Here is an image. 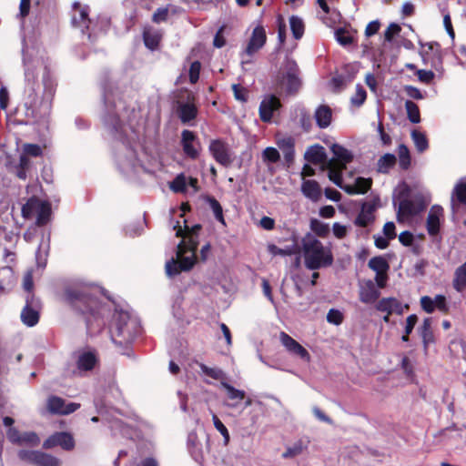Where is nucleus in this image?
<instances>
[{
	"mask_svg": "<svg viewBox=\"0 0 466 466\" xmlns=\"http://www.w3.org/2000/svg\"><path fill=\"white\" fill-rule=\"evenodd\" d=\"M43 84H44V94L43 99L41 102V106L39 109L34 108L32 106H28L25 104V123L28 122H38L46 116H48L51 112L52 107V100L54 98L56 93V84L54 80L51 78L48 73H46L43 76Z\"/></svg>",
	"mask_w": 466,
	"mask_h": 466,
	"instance_id": "obj_4",
	"label": "nucleus"
},
{
	"mask_svg": "<svg viewBox=\"0 0 466 466\" xmlns=\"http://www.w3.org/2000/svg\"><path fill=\"white\" fill-rule=\"evenodd\" d=\"M268 251L274 256H291L299 254L300 248L297 243H294L290 246H287L285 248H281L274 244H271L268 246Z\"/></svg>",
	"mask_w": 466,
	"mask_h": 466,
	"instance_id": "obj_37",
	"label": "nucleus"
},
{
	"mask_svg": "<svg viewBox=\"0 0 466 466\" xmlns=\"http://www.w3.org/2000/svg\"><path fill=\"white\" fill-rule=\"evenodd\" d=\"M421 309L428 314L432 313L435 309H438L443 314H448L450 307L447 302V299L444 295H436L434 299L430 296H422L420 299Z\"/></svg>",
	"mask_w": 466,
	"mask_h": 466,
	"instance_id": "obj_13",
	"label": "nucleus"
},
{
	"mask_svg": "<svg viewBox=\"0 0 466 466\" xmlns=\"http://www.w3.org/2000/svg\"><path fill=\"white\" fill-rule=\"evenodd\" d=\"M221 386L226 390L228 399L233 401L228 405L229 407L237 408L238 403L246 399L244 390H238L226 381H221Z\"/></svg>",
	"mask_w": 466,
	"mask_h": 466,
	"instance_id": "obj_27",
	"label": "nucleus"
},
{
	"mask_svg": "<svg viewBox=\"0 0 466 466\" xmlns=\"http://www.w3.org/2000/svg\"><path fill=\"white\" fill-rule=\"evenodd\" d=\"M162 40V33L160 30L147 25L143 29V41L147 48L155 51L159 47Z\"/></svg>",
	"mask_w": 466,
	"mask_h": 466,
	"instance_id": "obj_19",
	"label": "nucleus"
},
{
	"mask_svg": "<svg viewBox=\"0 0 466 466\" xmlns=\"http://www.w3.org/2000/svg\"><path fill=\"white\" fill-rule=\"evenodd\" d=\"M56 446H60L65 451H72L75 448V440L72 434L66 431L55 432L43 442V448L46 450Z\"/></svg>",
	"mask_w": 466,
	"mask_h": 466,
	"instance_id": "obj_11",
	"label": "nucleus"
},
{
	"mask_svg": "<svg viewBox=\"0 0 466 466\" xmlns=\"http://www.w3.org/2000/svg\"><path fill=\"white\" fill-rule=\"evenodd\" d=\"M368 266L376 273H383V271H388L390 268L388 261L381 256L371 258L368 263Z\"/></svg>",
	"mask_w": 466,
	"mask_h": 466,
	"instance_id": "obj_41",
	"label": "nucleus"
},
{
	"mask_svg": "<svg viewBox=\"0 0 466 466\" xmlns=\"http://www.w3.org/2000/svg\"><path fill=\"white\" fill-rule=\"evenodd\" d=\"M73 7L75 10L79 11L78 17L73 16L72 22L74 25L82 27V28H88L90 24V19L88 17V10L86 7H82L79 3H75L73 5Z\"/></svg>",
	"mask_w": 466,
	"mask_h": 466,
	"instance_id": "obj_31",
	"label": "nucleus"
},
{
	"mask_svg": "<svg viewBox=\"0 0 466 466\" xmlns=\"http://www.w3.org/2000/svg\"><path fill=\"white\" fill-rule=\"evenodd\" d=\"M380 199L375 198L372 201H364L361 204L360 213L355 218L353 223L360 228H366L375 221V211Z\"/></svg>",
	"mask_w": 466,
	"mask_h": 466,
	"instance_id": "obj_10",
	"label": "nucleus"
},
{
	"mask_svg": "<svg viewBox=\"0 0 466 466\" xmlns=\"http://www.w3.org/2000/svg\"><path fill=\"white\" fill-rule=\"evenodd\" d=\"M23 155L37 157L43 155V150L37 144H25Z\"/></svg>",
	"mask_w": 466,
	"mask_h": 466,
	"instance_id": "obj_57",
	"label": "nucleus"
},
{
	"mask_svg": "<svg viewBox=\"0 0 466 466\" xmlns=\"http://www.w3.org/2000/svg\"><path fill=\"white\" fill-rule=\"evenodd\" d=\"M310 228L317 236L320 238H326L329 233V225L319 221L317 218H312L310 220Z\"/></svg>",
	"mask_w": 466,
	"mask_h": 466,
	"instance_id": "obj_48",
	"label": "nucleus"
},
{
	"mask_svg": "<svg viewBox=\"0 0 466 466\" xmlns=\"http://www.w3.org/2000/svg\"><path fill=\"white\" fill-rule=\"evenodd\" d=\"M405 108L407 111L408 119L413 123L418 124L420 122V112L418 105L411 100L405 102Z\"/></svg>",
	"mask_w": 466,
	"mask_h": 466,
	"instance_id": "obj_44",
	"label": "nucleus"
},
{
	"mask_svg": "<svg viewBox=\"0 0 466 466\" xmlns=\"http://www.w3.org/2000/svg\"><path fill=\"white\" fill-rule=\"evenodd\" d=\"M21 461L33 466H60L61 461L42 451L21 450L18 451Z\"/></svg>",
	"mask_w": 466,
	"mask_h": 466,
	"instance_id": "obj_7",
	"label": "nucleus"
},
{
	"mask_svg": "<svg viewBox=\"0 0 466 466\" xmlns=\"http://www.w3.org/2000/svg\"><path fill=\"white\" fill-rule=\"evenodd\" d=\"M305 267L309 270L328 268L333 264L331 249L325 248L316 238L303 239L302 243Z\"/></svg>",
	"mask_w": 466,
	"mask_h": 466,
	"instance_id": "obj_3",
	"label": "nucleus"
},
{
	"mask_svg": "<svg viewBox=\"0 0 466 466\" xmlns=\"http://www.w3.org/2000/svg\"><path fill=\"white\" fill-rule=\"evenodd\" d=\"M31 161L25 155H21L19 157V163L15 166V176L22 180H25L27 177V170L30 168Z\"/></svg>",
	"mask_w": 466,
	"mask_h": 466,
	"instance_id": "obj_42",
	"label": "nucleus"
},
{
	"mask_svg": "<svg viewBox=\"0 0 466 466\" xmlns=\"http://www.w3.org/2000/svg\"><path fill=\"white\" fill-rule=\"evenodd\" d=\"M344 320L343 313L336 309H330L327 314V321L330 324L340 325Z\"/></svg>",
	"mask_w": 466,
	"mask_h": 466,
	"instance_id": "obj_51",
	"label": "nucleus"
},
{
	"mask_svg": "<svg viewBox=\"0 0 466 466\" xmlns=\"http://www.w3.org/2000/svg\"><path fill=\"white\" fill-rule=\"evenodd\" d=\"M376 309L378 311L386 312L388 315H391L392 313L400 315L403 313L401 302L392 297L383 298L379 300L376 304Z\"/></svg>",
	"mask_w": 466,
	"mask_h": 466,
	"instance_id": "obj_21",
	"label": "nucleus"
},
{
	"mask_svg": "<svg viewBox=\"0 0 466 466\" xmlns=\"http://www.w3.org/2000/svg\"><path fill=\"white\" fill-rule=\"evenodd\" d=\"M419 80L424 84H430L434 79L435 74L431 70L420 69L416 73Z\"/></svg>",
	"mask_w": 466,
	"mask_h": 466,
	"instance_id": "obj_62",
	"label": "nucleus"
},
{
	"mask_svg": "<svg viewBox=\"0 0 466 466\" xmlns=\"http://www.w3.org/2000/svg\"><path fill=\"white\" fill-rule=\"evenodd\" d=\"M304 158L313 165L324 164L327 161L324 147L319 144L309 147L304 154Z\"/></svg>",
	"mask_w": 466,
	"mask_h": 466,
	"instance_id": "obj_23",
	"label": "nucleus"
},
{
	"mask_svg": "<svg viewBox=\"0 0 466 466\" xmlns=\"http://www.w3.org/2000/svg\"><path fill=\"white\" fill-rule=\"evenodd\" d=\"M212 420H213L214 426L217 429V431H219L220 434L224 437L225 443L226 444L228 443L229 432H228L227 427L223 424V422L219 420V418L216 414H213Z\"/></svg>",
	"mask_w": 466,
	"mask_h": 466,
	"instance_id": "obj_53",
	"label": "nucleus"
},
{
	"mask_svg": "<svg viewBox=\"0 0 466 466\" xmlns=\"http://www.w3.org/2000/svg\"><path fill=\"white\" fill-rule=\"evenodd\" d=\"M451 203L453 210L458 208L460 205L466 206V181L461 179L454 186L451 196Z\"/></svg>",
	"mask_w": 466,
	"mask_h": 466,
	"instance_id": "obj_24",
	"label": "nucleus"
},
{
	"mask_svg": "<svg viewBox=\"0 0 466 466\" xmlns=\"http://www.w3.org/2000/svg\"><path fill=\"white\" fill-rule=\"evenodd\" d=\"M332 111L329 106L321 105L315 112V119L319 128H326L331 123Z\"/></svg>",
	"mask_w": 466,
	"mask_h": 466,
	"instance_id": "obj_28",
	"label": "nucleus"
},
{
	"mask_svg": "<svg viewBox=\"0 0 466 466\" xmlns=\"http://www.w3.org/2000/svg\"><path fill=\"white\" fill-rule=\"evenodd\" d=\"M168 17V8L161 7L157 8L152 15V21L154 23L159 24L161 22H166Z\"/></svg>",
	"mask_w": 466,
	"mask_h": 466,
	"instance_id": "obj_61",
	"label": "nucleus"
},
{
	"mask_svg": "<svg viewBox=\"0 0 466 466\" xmlns=\"http://www.w3.org/2000/svg\"><path fill=\"white\" fill-rule=\"evenodd\" d=\"M177 227L178 228L176 236L182 237V240L177 248V258H172L167 261L165 266L166 274L170 278L183 271H189L198 260L196 252L198 247V233L201 229V225L196 224L191 228L185 225V228L182 229L179 222H177Z\"/></svg>",
	"mask_w": 466,
	"mask_h": 466,
	"instance_id": "obj_1",
	"label": "nucleus"
},
{
	"mask_svg": "<svg viewBox=\"0 0 466 466\" xmlns=\"http://www.w3.org/2000/svg\"><path fill=\"white\" fill-rule=\"evenodd\" d=\"M302 81L300 69L293 60L288 61L285 66V72L278 81V86L285 90L286 95H296L300 89Z\"/></svg>",
	"mask_w": 466,
	"mask_h": 466,
	"instance_id": "obj_6",
	"label": "nucleus"
},
{
	"mask_svg": "<svg viewBox=\"0 0 466 466\" xmlns=\"http://www.w3.org/2000/svg\"><path fill=\"white\" fill-rule=\"evenodd\" d=\"M335 38L344 47L350 46L355 42L354 33L345 27H339L335 30Z\"/></svg>",
	"mask_w": 466,
	"mask_h": 466,
	"instance_id": "obj_34",
	"label": "nucleus"
},
{
	"mask_svg": "<svg viewBox=\"0 0 466 466\" xmlns=\"http://www.w3.org/2000/svg\"><path fill=\"white\" fill-rule=\"evenodd\" d=\"M443 215V208L434 205L431 208L427 217L426 228L430 236H436L440 232V218Z\"/></svg>",
	"mask_w": 466,
	"mask_h": 466,
	"instance_id": "obj_18",
	"label": "nucleus"
},
{
	"mask_svg": "<svg viewBox=\"0 0 466 466\" xmlns=\"http://www.w3.org/2000/svg\"><path fill=\"white\" fill-rule=\"evenodd\" d=\"M366 99H367L366 90L360 84H358L356 86V92L350 98L351 105L356 107H360L365 103Z\"/></svg>",
	"mask_w": 466,
	"mask_h": 466,
	"instance_id": "obj_49",
	"label": "nucleus"
},
{
	"mask_svg": "<svg viewBox=\"0 0 466 466\" xmlns=\"http://www.w3.org/2000/svg\"><path fill=\"white\" fill-rule=\"evenodd\" d=\"M287 38V26L281 15L278 17V39L280 45H284Z\"/></svg>",
	"mask_w": 466,
	"mask_h": 466,
	"instance_id": "obj_60",
	"label": "nucleus"
},
{
	"mask_svg": "<svg viewBox=\"0 0 466 466\" xmlns=\"http://www.w3.org/2000/svg\"><path fill=\"white\" fill-rule=\"evenodd\" d=\"M194 100L195 97L192 96L191 99L188 97V100L186 103H178L177 113L179 119L184 124L189 123L198 116V109Z\"/></svg>",
	"mask_w": 466,
	"mask_h": 466,
	"instance_id": "obj_17",
	"label": "nucleus"
},
{
	"mask_svg": "<svg viewBox=\"0 0 466 466\" xmlns=\"http://www.w3.org/2000/svg\"><path fill=\"white\" fill-rule=\"evenodd\" d=\"M396 157L393 154L387 153L380 157L378 161V170L380 173H388L396 164Z\"/></svg>",
	"mask_w": 466,
	"mask_h": 466,
	"instance_id": "obj_39",
	"label": "nucleus"
},
{
	"mask_svg": "<svg viewBox=\"0 0 466 466\" xmlns=\"http://www.w3.org/2000/svg\"><path fill=\"white\" fill-rule=\"evenodd\" d=\"M401 31V27L400 25L396 23H391L389 25L387 29L384 32V39L387 42H391L395 35H399Z\"/></svg>",
	"mask_w": 466,
	"mask_h": 466,
	"instance_id": "obj_55",
	"label": "nucleus"
},
{
	"mask_svg": "<svg viewBox=\"0 0 466 466\" xmlns=\"http://www.w3.org/2000/svg\"><path fill=\"white\" fill-rule=\"evenodd\" d=\"M411 138L418 152L422 153L429 147L428 139L423 133L418 130H413L411 132Z\"/></svg>",
	"mask_w": 466,
	"mask_h": 466,
	"instance_id": "obj_45",
	"label": "nucleus"
},
{
	"mask_svg": "<svg viewBox=\"0 0 466 466\" xmlns=\"http://www.w3.org/2000/svg\"><path fill=\"white\" fill-rule=\"evenodd\" d=\"M186 187V178L183 174L177 176L170 184V188L176 193L184 192Z\"/></svg>",
	"mask_w": 466,
	"mask_h": 466,
	"instance_id": "obj_52",
	"label": "nucleus"
},
{
	"mask_svg": "<svg viewBox=\"0 0 466 466\" xmlns=\"http://www.w3.org/2000/svg\"><path fill=\"white\" fill-rule=\"evenodd\" d=\"M331 150L337 160L339 162V166L342 168H346V165L350 163L353 159L352 154L340 145L334 144L331 147Z\"/></svg>",
	"mask_w": 466,
	"mask_h": 466,
	"instance_id": "obj_30",
	"label": "nucleus"
},
{
	"mask_svg": "<svg viewBox=\"0 0 466 466\" xmlns=\"http://www.w3.org/2000/svg\"><path fill=\"white\" fill-rule=\"evenodd\" d=\"M232 90L234 93V97L240 102L248 101V90L246 87L242 86L239 84H234L232 86Z\"/></svg>",
	"mask_w": 466,
	"mask_h": 466,
	"instance_id": "obj_56",
	"label": "nucleus"
},
{
	"mask_svg": "<svg viewBox=\"0 0 466 466\" xmlns=\"http://www.w3.org/2000/svg\"><path fill=\"white\" fill-rule=\"evenodd\" d=\"M371 178L359 177L356 178L354 185H346L343 190L350 195L365 194L371 188Z\"/></svg>",
	"mask_w": 466,
	"mask_h": 466,
	"instance_id": "obj_25",
	"label": "nucleus"
},
{
	"mask_svg": "<svg viewBox=\"0 0 466 466\" xmlns=\"http://www.w3.org/2000/svg\"><path fill=\"white\" fill-rule=\"evenodd\" d=\"M280 339L283 346L287 349V350L289 353L298 356L299 358L307 362H309L310 355L309 351L292 337H290L289 334L285 332H281Z\"/></svg>",
	"mask_w": 466,
	"mask_h": 466,
	"instance_id": "obj_15",
	"label": "nucleus"
},
{
	"mask_svg": "<svg viewBox=\"0 0 466 466\" xmlns=\"http://www.w3.org/2000/svg\"><path fill=\"white\" fill-rule=\"evenodd\" d=\"M263 157L270 163H277L280 159V155L275 147H267L263 151Z\"/></svg>",
	"mask_w": 466,
	"mask_h": 466,
	"instance_id": "obj_59",
	"label": "nucleus"
},
{
	"mask_svg": "<svg viewBox=\"0 0 466 466\" xmlns=\"http://www.w3.org/2000/svg\"><path fill=\"white\" fill-rule=\"evenodd\" d=\"M380 22L379 20H373L370 22L365 28V35L370 37L376 35L380 28Z\"/></svg>",
	"mask_w": 466,
	"mask_h": 466,
	"instance_id": "obj_63",
	"label": "nucleus"
},
{
	"mask_svg": "<svg viewBox=\"0 0 466 466\" xmlns=\"http://www.w3.org/2000/svg\"><path fill=\"white\" fill-rule=\"evenodd\" d=\"M410 193V187L404 183L402 189L399 193V198L402 199L399 203L397 211L398 221H403L404 218L417 216L427 207V203L422 197H418L412 200L408 199Z\"/></svg>",
	"mask_w": 466,
	"mask_h": 466,
	"instance_id": "obj_5",
	"label": "nucleus"
},
{
	"mask_svg": "<svg viewBox=\"0 0 466 466\" xmlns=\"http://www.w3.org/2000/svg\"><path fill=\"white\" fill-rule=\"evenodd\" d=\"M51 213L52 210L50 203L47 201H43L36 212V226H46L50 220Z\"/></svg>",
	"mask_w": 466,
	"mask_h": 466,
	"instance_id": "obj_33",
	"label": "nucleus"
},
{
	"mask_svg": "<svg viewBox=\"0 0 466 466\" xmlns=\"http://www.w3.org/2000/svg\"><path fill=\"white\" fill-rule=\"evenodd\" d=\"M207 201L209 205V208L213 211L215 218L221 224L226 225L223 215V208L220 203L214 197H208Z\"/></svg>",
	"mask_w": 466,
	"mask_h": 466,
	"instance_id": "obj_47",
	"label": "nucleus"
},
{
	"mask_svg": "<svg viewBox=\"0 0 466 466\" xmlns=\"http://www.w3.org/2000/svg\"><path fill=\"white\" fill-rule=\"evenodd\" d=\"M26 443L33 447L38 446L40 443V438L34 431L25 432L22 435L21 444Z\"/></svg>",
	"mask_w": 466,
	"mask_h": 466,
	"instance_id": "obj_58",
	"label": "nucleus"
},
{
	"mask_svg": "<svg viewBox=\"0 0 466 466\" xmlns=\"http://www.w3.org/2000/svg\"><path fill=\"white\" fill-rule=\"evenodd\" d=\"M380 292L375 287L371 280H368L364 285L360 286L359 291V299L362 303L372 304L380 298Z\"/></svg>",
	"mask_w": 466,
	"mask_h": 466,
	"instance_id": "obj_20",
	"label": "nucleus"
},
{
	"mask_svg": "<svg viewBox=\"0 0 466 466\" xmlns=\"http://www.w3.org/2000/svg\"><path fill=\"white\" fill-rule=\"evenodd\" d=\"M289 27L294 39L299 40L302 38L305 33V23L302 18L298 15H291L289 17Z\"/></svg>",
	"mask_w": 466,
	"mask_h": 466,
	"instance_id": "obj_35",
	"label": "nucleus"
},
{
	"mask_svg": "<svg viewBox=\"0 0 466 466\" xmlns=\"http://www.w3.org/2000/svg\"><path fill=\"white\" fill-rule=\"evenodd\" d=\"M399 154V165L403 170H407L410 167V154L408 147L404 144H400L398 147Z\"/></svg>",
	"mask_w": 466,
	"mask_h": 466,
	"instance_id": "obj_43",
	"label": "nucleus"
},
{
	"mask_svg": "<svg viewBox=\"0 0 466 466\" xmlns=\"http://www.w3.org/2000/svg\"><path fill=\"white\" fill-rule=\"evenodd\" d=\"M420 337L422 339L424 350H427L430 344L435 342L434 334L431 329V319L426 318L420 329Z\"/></svg>",
	"mask_w": 466,
	"mask_h": 466,
	"instance_id": "obj_29",
	"label": "nucleus"
},
{
	"mask_svg": "<svg viewBox=\"0 0 466 466\" xmlns=\"http://www.w3.org/2000/svg\"><path fill=\"white\" fill-rule=\"evenodd\" d=\"M98 362V358L94 351L80 352L76 360V368L80 371H90L94 370Z\"/></svg>",
	"mask_w": 466,
	"mask_h": 466,
	"instance_id": "obj_22",
	"label": "nucleus"
},
{
	"mask_svg": "<svg viewBox=\"0 0 466 466\" xmlns=\"http://www.w3.org/2000/svg\"><path fill=\"white\" fill-rule=\"evenodd\" d=\"M201 69V64L199 61H194L191 63L188 72L189 82L196 84L199 79V74Z\"/></svg>",
	"mask_w": 466,
	"mask_h": 466,
	"instance_id": "obj_54",
	"label": "nucleus"
},
{
	"mask_svg": "<svg viewBox=\"0 0 466 466\" xmlns=\"http://www.w3.org/2000/svg\"><path fill=\"white\" fill-rule=\"evenodd\" d=\"M282 106L280 99L275 95H268L259 105V118L264 123H270L275 111Z\"/></svg>",
	"mask_w": 466,
	"mask_h": 466,
	"instance_id": "obj_12",
	"label": "nucleus"
},
{
	"mask_svg": "<svg viewBox=\"0 0 466 466\" xmlns=\"http://www.w3.org/2000/svg\"><path fill=\"white\" fill-rule=\"evenodd\" d=\"M198 367L202 373L216 380L224 381L226 380L225 372L219 368H210L204 363H198Z\"/></svg>",
	"mask_w": 466,
	"mask_h": 466,
	"instance_id": "obj_40",
	"label": "nucleus"
},
{
	"mask_svg": "<svg viewBox=\"0 0 466 466\" xmlns=\"http://www.w3.org/2000/svg\"><path fill=\"white\" fill-rule=\"evenodd\" d=\"M66 298L72 309L83 318L87 329L101 319L102 302L91 292L86 289H68Z\"/></svg>",
	"mask_w": 466,
	"mask_h": 466,
	"instance_id": "obj_2",
	"label": "nucleus"
},
{
	"mask_svg": "<svg viewBox=\"0 0 466 466\" xmlns=\"http://www.w3.org/2000/svg\"><path fill=\"white\" fill-rule=\"evenodd\" d=\"M42 305L40 299L35 294H27L25 305L21 311V321L27 327L35 326L40 319Z\"/></svg>",
	"mask_w": 466,
	"mask_h": 466,
	"instance_id": "obj_8",
	"label": "nucleus"
},
{
	"mask_svg": "<svg viewBox=\"0 0 466 466\" xmlns=\"http://www.w3.org/2000/svg\"><path fill=\"white\" fill-rule=\"evenodd\" d=\"M332 231H333L334 236L339 239L344 238L348 233L347 227L339 224V222H335L333 224Z\"/></svg>",
	"mask_w": 466,
	"mask_h": 466,
	"instance_id": "obj_64",
	"label": "nucleus"
},
{
	"mask_svg": "<svg viewBox=\"0 0 466 466\" xmlns=\"http://www.w3.org/2000/svg\"><path fill=\"white\" fill-rule=\"evenodd\" d=\"M328 168H329V180H331L336 186L339 187L340 188L343 189V187L345 186L342 185V170L344 168H342L341 167L339 166V167L337 168L335 166H334V159H331L329 161V164H328Z\"/></svg>",
	"mask_w": 466,
	"mask_h": 466,
	"instance_id": "obj_38",
	"label": "nucleus"
},
{
	"mask_svg": "<svg viewBox=\"0 0 466 466\" xmlns=\"http://www.w3.org/2000/svg\"><path fill=\"white\" fill-rule=\"evenodd\" d=\"M305 448L306 446L303 445L302 441H299L295 442L292 446L288 447L285 452H283L282 457L284 459L294 458L301 454Z\"/></svg>",
	"mask_w": 466,
	"mask_h": 466,
	"instance_id": "obj_50",
	"label": "nucleus"
},
{
	"mask_svg": "<svg viewBox=\"0 0 466 466\" xmlns=\"http://www.w3.org/2000/svg\"><path fill=\"white\" fill-rule=\"evenodd\" d=\"M181 146L184 154L190 159H197L199 157L201 144L195 134L191 130L185 129L181 133Z\"/></svg>",
	"mask_w": 466,
	"mask_h": 466,
	"instance_id": "obj_9",
	"label": "nucleus"
},
{
	"mask_svg": "<svg viewBox=\"0 0 466 466\" xmlns=\"http://www.w3.org/2000/svg\"><path fill=\"white\" fill-rule=\"evenodd\" d=\"M65 400L57 396H51L47 400V409L53 414L62 415L64 411Z\"/></svg>",
	"mask_w": 466,
	"mask_h": 466,
	"instance_id": "obj_46",
	"label": "nucleus"
},
{
	"mask_svg": "<svg viewBox=\"0 0 466 466\" xmlns=\"http://www.w3.org/2000/svg\"><path fill=\"white\" fill-rule=\"evenodd\" d=\"M301 191L306 198L312 201H318L321 197V187L313 179L304 180L301 185Z\"/></svg>",
	"mask_w": 466,
	"mask_h": 466,
	"instance_id": "obj_26",
	"label": "nucleus"
},
{
	"mask_svg": "<svg viewBox=\"0 0 466 466\" xmlns=\"http://www.w3.org/2000/svg\"><path fill=\"white\" fill-rule=\"evenodd\" d=\"M267 40L266 31L262 25L256 26L253 31L245 53L252 56L263 47Z\"/></svg>",
	"mask_w": 466,
	"mask_h": 466,
	"instance_id": "obj_16",
	"label": "nucleus"
},
{
	"mask_svg": "<svg viewBox=\"0 0 466 466\" xmlns=\"http://www.w3.org/2000/svg\"><path fill=\"white\" fill-rule=\"evenodd\" d=\"M208 149L211 156L218 164L224 167H228L231 164L228 146L223 140H212L209 144Z\"/></svg>",
	"mask_w": 466,
	"mask_h": 466,
	"instance_id": "obj_14",
	"label": "nucleus"
},
{
	"mask_svg": "<svg viewBox=\"0 0 466 466\" xmlns=\"http://www.w3.org/2000/svg\"><path fill=\"white\" fill-rule=\"evenodd\" d=\"M452 287L458 292H461L466 289V262L456 268Z\"/></svg>",
	"mask_w": 466,
	"mask_h": 466,
	"instance_id": "obj_32",
	"label": "nucleus"
},
{
	"mask_svg": "<svg viewBox=\"0 0 466 466\" xmlns=\"http://www.w3.org/2000/svg\"><path fill=\"white\" fill-rule=\"evenodd\" d=\"M42 202L43 201L36 197H31L28 198V200L22 207L21 212L23 218L26 219L31 218L32 216L37 212Z\"/></svg>",
	"mask_w": 466,
	"mask_h": 466,
	"instance_id": "obj_36",
	"label": "nucleus"
}]
</instances>
